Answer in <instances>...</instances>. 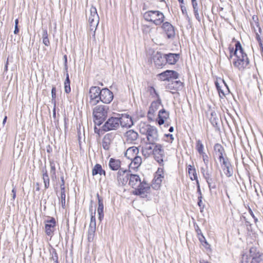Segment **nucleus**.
<instances>
[{
    "instance_id": "nucleus-23",
    "label": "nucleus",
    "mask_w": 263,
    "mask_h": 263,
    "mask_svg": "<svg viewBox=\"0 0 263 263\" xmlns=\"http://www.w3.org/2000/svg\"><path fill=\"white\" fill-rule=\"evenodd\" d=\"M139 151L137 147L132 146L127 148L125 152V156L127 159L130 160L138 156V154H139Z\"/></svg>"
},
{
    "instance_id": "nucleus-54",
    "label": "nucleus",
    "mask_w": 263,
    "mask_h": 263,
    "mask_svg": "<svg viewBox=\"0 0 263 263\" xmlns=\"http://www.w3.org/2000/svg\"><path fill=\"white\" fill-rule=\"evenodd\" d=\"M201 198H202L201 196H200V197H198V204L201 208H203L204 205L202 203Z\"/></svg>"
},
{
    "instance_id": "nucleus-8",
    "label": "nucleus",
    "mask_w": 263,
    "mask_h": 263,
    "mask_svg": "<svg viewBox=\"0 0 263 263\" xmlns=\"http://www.w3.org/2000/svg\"><path fill=\"white\" fill-rule=\"evenodd\" d=\"M88 22L90 26V30L92 31L93 36L95 39V31L99 22V17L97 9L95 7L92 6L90 9Z\"/></svg>"
},
{
    "instance_id": "nucleus-31",
    "label": "nucleus",
    "mask_w": 263,
    "mask_h": 263,
    "mask_svg": "<svg viewBox=\"0 0 263 263\" xmlns=\"http://www.w3.org/2000/svg\"><path fill=\"white\" fill-rule=\"evenodd\" d=\"M59 198L61 200L62 207L65 208L66 203L65 187L61 188V193Z\"/></svg>"
},
{
    "instance_id": "nucleus-58",
    "label": "nucleus",
    "mask_w": 263,
    "mask_h": 263,
    "mask_svg": "<svg viewBox=\"0 0 263 263\" xmlns=\"http://www.w3.org/2000/svg\"><path fill=\"white\" fill-rule=\"evenodd\" d=\"M196 232L197 233L198 237H199V236L203 235L201 230L199 229L198 227H197V228H196Z\"/></svg>"
},
{
    "instance_id": "nucleus-20",
    "label": "nucleus",
    "mask_w": 263,
    "mask_h": 263,
    "mask_svg": "<svg viewBox=\"0 0 263 263\" xmlns=\"http://www.w3.org/2000/svg\"><path fill=\"white\" fill-rule=\"evenodd\" d=\"M157 144H156L155 143L152 144L148 142H147L146 145L143 147H142V154L145 157H148L152 155L153 152L154 151V149L155 148V145Z\"/></svg>"
},
{
    "instance_id": "nucleus-50",
    "label": "nucleus",
    "mask_w": 263,
    "mask_h": 263,
    "mask_svg": "<svg viewBox=\"0 0 263 263\" xmlns=\"http://www.w3.org/2000/svg\"><path fill=\"white\" fill-rule=\"evenodd\" d=\"M49 179L48 172L46 168H44V170H43V179Z\"/></svg>"
},
{
    "instance_id": "nucleus-27",
    "label": "nucleus",
    "mask_w": 263,
    "mask_h": 263,
    "mask_svg": "<svg viewBox=\"0 0 263 263\" xmlns=\"http://www.w3.org/2000/svg\"><path fill=\"white\" fill-rule=\"evenodd\" d=\"M98 174L100 175V176H106L105 171L103 169L101 165L100 164H96L92 169V175L93 176Z\"/></svg>"
},
{
    "instance_id": "nucleus-34",
    "label": "nucleus",
    "mask_w": 263,
    "mask_h": 263,
    "mask_svg": "<svg viewBox=\"0 0 263 263\" xmlns=\"http://www.w3.org/2000/svg\"><path fill=\"white\" fill-rule=\"evenodd\" d=\"M70 83V79H69V74L67 72L66 78V80L64 82V90H65V92L67 93H69L71 91Z\"/></svg>"
},
{
    "instance_id": "nucleus-40",
    "label": "nucleus",
    "mask_w": 263,
    "mask_h": 263,
    "mask_svg": "<svg viewBox=\"0 0 263 263\" xmlns=\"http://www.w3.org/2000/svg\"><path fill=\"white\" fill-rule=\"evenodd\" d=\"M249 253L250 257H251L252 258L253 257V256L254 257L260 256L259 253L257 251V249L255 247H251L250 249Z\"/></svg>"
},
{
    "instance_id": "nucleus-55",
    "label": "nucleus",
    "mask_w": 263,
    "mask_h": 263,
    "mask_svg": "<svg viewBox=\"0 0 263 263\" xmlns=\"http://www.w3.org/2000/svg\"><path fill=\"white\" fill-rule=\"evenodd\" d=\"M247 256L243 255L242 257V260L241 263H249V261L247 260Z\"/></svg>"
},
{
    "instance_id": "nucleus-4",
    "label": "nucleus",
    "mask_w": 263,
    "mask_h": 263,
    "mask_svg": "<svg viewBox=\"0 0 263 263\" xmlns=\"http://www.w3.org/2000/svg\"><path fill=\"white\" fill-rule=\"evenodd\" d=\"M109 111V107L100 105L96 106L92 111L93 122L95 125L100 126L106 119Z\"/></svg>"
},
{
    "instance_id": "nucleus-15",
    "label": "nucleus",
    "mask_w": 263,
    "mask_h": 263,
    "mask_svg": "<svg viewBox=\"0 0 263 263\" xmlns=\"http://www.w3.org/2000/svg\"><path fill=\"white\" fill-rule=\"evenodd\" d=\"M101 91L100 101L106 104L110 103L114 98L113 93L108 88H103Z\"/></svg>"
},
{
    "instance_id": "nucleus-14",
    "label": "nucleus",
    "mask_w": 263,
    "mask_h": 263,
    "mask_svg": "<svg viewBox=\"0 0 263 263\" xmlns=\"http://www.w3.org/2000/svg\"><path fill=\"white\" fill-rule=\"evenodd\" d=\"M129 176L127 174V170H119L117 173L116 179L119 185H125L129 180Z\"/></svg>"
},
{
    "instance_id": "nucleus-59",
    "label": "nucleus",
    "mask_w": 263,
    "mask_h": 263,
    "mask_svg": "<svg viewBox=\"0 0 263 263\" xmlns=\"http://www.w3.org/2000/svg\"><path fill=\"white\" fill-rule=\"evenodd\" d=\"M149 91L151 95H152L153 93H154L157 96L156 90L153 87H150L149 88Z\"/></svg>"
},
{
    "instance_id": "nucleus-53",
    "label": "nucleus",
    "mask_w": 263,
    "mask_h": 263,
    "mask_svg": "<svg viewBox=\"0 0 263 263\" xmlns=\"http://www.w3.org/2000/svg\"><path fill=\"white\" fill-rule=\"evenodd\" d=\"M12 199L13 200H14L16 198V190L15 187H13L12 190Z\"/></svg>"
},
{
    "instance_id": "nucleus-16",
    "label": "nucleus",
    "mask_w": 263,
    "mask_h": 263,
    "mask_svg": "<svg viewBox=\"0 0 263 263\" xmlns=\"http://www.w3.org/2000/svg\"><path fill=\"white\" fill-rule=\"evenodd\" d=\"M115 138V135L112 133H108L104 136L102 145L105 150L109 151L110 149Z\"/></svg>"
},
{
    "instance_id": "nucleus-56",
    "label": "nucleus",
    "mask_w": 263,
    "mask_h": 263,
    "mask_svg": "<svg viewBox=\"0 0 263 263\" xmlns=\"http://www.w3.org/2000/svg\"><path fill=\"white\" fill-rule=\"evenodd\" d=\"M155 114H152V112L148 111L147 114V117L149 119L151 120H153Z\"/></svg>"
},
{
    "instance_id": "nucleus-22",
    "label": "nucleus",
    "mask_w": 263,
    "mask_h": 263,
    "mask_svg": "<svg viewBox=\"0 0 263 263\" xmlns=\"http://www.w3.org/2000/svg\"><path fill=\"white\" fill-rule=\"evenodd\" d=\"M120 124L122 127H130L133 124L132 118L127 115H122L121 117L119 118Z\"/></svg>"
},
{
    "instance_id": "nucleus-47",
    "label": "nucleus",
    "mask_w": 263,
    "mask_h": 263,
    "mask_svg": "<svg viewBox=\"0 0 263 263\" xmlns=\"http://www.w3.org/2000/svg\"><path fill=\"white\" fill-rule=\"evenodd\" d=\"M231 165V164L230 162L229 161L228 159L226 158V159H223V161H222L221 167H222V168H223V167H225L230 166Z\"/></svg>"
},
{
    "instance_id": "nucleus-42",
    "label": "nucleus",
    "mask_w": 263,
    "mask_h": 263,
    "mask_svg": "<svg viewBox=\"0 0 263 263\" xmlns=\"http://www.w3.org/2000/svg\"><path fill=\"white\" fill-rule=\"evenodd\" d=\"M200 155L202 157V158L205 166L208 165L209 162V158L208 155H206L204 152H203V153L200 154Z\"/></svg>"
},
{
    "instance_id": "nucleus-41",
    "label": "nucleus",
    "mask_w": 263,
    "mask_h": 263,
    "mask_svg": "<svg viewBox=\"0 0 263 263\" xmlns=\"http://www.w3.org/2000/svg\"><path fill=\"white\" fill-rule=\"evenodd\" d=\"M50 173L52 178L56 177V168L53 162L50 163Z\"/></svg>"
},
{
    "instance_id": "nucleus-35",
    "label": "nucleus",
    "mask_w": 263,
    "mask_h": 263,
    "mask_svg": "<svg viewBox=\"0 0 263 263\" xmlns=\"http://www.w3.org/2000/svg\"><path fill=\"white\" fill-rule=\"evenodd\" d=\"M42 37L43 44L46 46H49L50 45V43L48 39V32L46 29L43 30Z\"/></svg>"
},
{
    "instance_id": "nucleus-21",
    "label": "nucleus",
    "mask_w": 263,
    "mask_h": 263,
    "mask_svg": "<svg viewBox=\"0 0 263 263\" xmlns=\"http://www.w3.org/2000/svg\"><path fill=\"white\" fill-rule=\"evenodd\" d=\"M164 56L166 64L169 65L175 64L180 58L179 54L169 53L168 54H164Z\"/></svg>"
},
{
    "instance_id": "nucleus-3",
    "label": "nucleus",
    "mask_w": 263,
    "mask_h": 263,
    "mask_svg": "<svg viewBox=\"0 0 263 263\" xmlns=\"http://www.w3.org/2000/svg\"><path fill=\"white\" fill-rule=\"evenodd\" d=\"M139 131L146 137L147 141L151 143H156L158 140L157 129L149 124L141 123L139 125Z\"/></svg>"
},
{
    "instance_id": "nucleus-39",
    "label": "nucleus",
    "mask_w": 263,
    "mask_h": 263,
    "mask_svg": "<svg viewBox=\"0 0 263 263\" xmlns=\"http://www.w3.org/2000/svg\"><path fill=\"white\" fill-rule=\"evenodd\" d=\"M198 239L200 241V242L202 243V245L204 247L208 248V247H210L209 244L206 241V240L204 236H203V235H201L200 236H199V237H198Z\"/></svg>"
},
{
    "instance_id": "nucleus-7",
    "label": "nucleus",
    "mask_w": 263,
    "mask_h": 263,
    "mask_svg": "<svg viewBox=\"0 0 263 263\" xmlns=\"http://www.w3.org/2000/svg\"><path fill=\"white\" fill-rule=\"evenodd\" d=\"M58 221L53 217H48V219L44 221V231L46 236L51 239L57 229Z\"/></svg>"
},
{
    "instance_id": "nucleus-44",
    "label": "nucleus",
    "mask_w": 263,
    "mask_h": 263,
    "mask_svg": "<svg viewBox=\"0 0 263 263\" xmlns=\"http://www.w3.org/2000/svg\"><path fill=\"white\" fill-rule=\"evenodd\" d=\"M201 172L204 178L211 174V173L209 171L208 165L206 166L205 168L202 167L201 168Z\"/></svg>"
},
{
    "instance_id": "nucleus-29",
    "label": "nucleus",
    "mask_w": 263,
    "mask_h": 263,
    "mask_svg": "<svg viewBox=\"0 0 263 263\" xmlns=\"http://www.w3.org/2000/svg\"><path fill=\"white\" fill-rule=\"evenodd\" d=\"M96 226H89L88 231V240L89 241L93 240L96 232Z\"/></svg>"
},
{
    "instance_id": "nucleus-5",
    "label": "nucleus",
    "mask_w": 263,
    "mask_h": 263,
    "mask_svg": "<svg viewBox=\"0 0 263 263\" xmlns=\"http://www.w3.org/2000/svg\"><path fill=\"white\" fill-rule=\"evenodd\" d=\"M143 17L146 21L152 23L156 25H160L164 18L163 14L157 10L146 11L143 14Z\"/></svg>"
},
{
    "instance_id": "nucleus-64",
    "label": "nucleus",
    "mask_w": 263,
    "mask_h": 263,
    "mask_svg": "<svg viewBox=\"0 0 263 263\" xmlns=\"http://www.w3.org/2000/svg\"><path fill=\"white\" fill-rule=\"evenodd\" d=\"M149 111L152 112V114H155V109L154 108L153 105L149 107Z\"/></svg>"
},
{
    "instance_id": "nucleus-57",
    "label": "nucleus",
    "mask_w": 263,
    "mask_h": 263,
    "mask_svg": "<svg viewBox=\"0 0 263 263\" xmlns=\"http://www.w3.org/2000/svg\"><path fill=\"white\" fill-rule=\"evenodd\" d=\"M208 186H209L210 190L215 189L216 187V185L214 182L213 183H211V184H208Z\"/></svg>"
},
{
    "instance_id": "nucleus-38",
    "label": "nucleus",
    "mask_w": 263,
    "mask_h": 263,
    "mask_svg": "<svg viewBox=\"0 0 263 263\" xmlns=\"http://www.w3.org/2000/svg\"><path fill=\"white\" fill-rule=\"evenodd\" d=\"M204 146L201 141L200 140L197 141L196 143V149L199 154L203 153Z\"/></svg>"
},
{
    "instance_id": "nucleus-36",
    "label": "nucleus",
    "mask_w": 263,
    "mask_h": 263,
    "mask_svg": "<svg viewBox=\"0 0 263 263\" xmlns=\"http://www.w3.org/2000/svg\"><path fill=\"white\" fill-rule=\"evenodd\" d=\"M97 125H95L94 127V131L95 133L98 134L99 137H100L101 135H103L105 132H108V130H105L104 125L102 126V127H100V126L97 127Z\"/></svg>"
},
{
    "instance_id": "nucleus-46",
    "label": "nucleus",
    "mask_w": 263,
    "mask_h": 263,
    "mask_svg": "<svg viewBox=\"0 0 263 263\" xmlns=\"http://www.w3.org/2000/svg\"><path fill=\"white\" fill-rule=\"evenodd\" d=\"M51 96H52V101L53 102V103L54 102H56L55 99H56V87L55 86H53L51 89Z\"/></svg>"
},
{
    "instance_id": "nucleus-61",
    "label": "nucleus",
    "mask_w": 263,
    "mask_h": 263,
    "mask_svg": "<svg viewBox=\"0 0 263 263\" xmlns=\"http://www.w3.org/2000/svg\"><path fill=\"white\" fill-rule=\"evenodd\" d=\"M61 184L60 185V187L61 188H62V187H65V181H64V176H62L61 177Z\"/></svg>"
},
{
    "instance_id": "nucleus-13",
    "label": "nucleus",
    "mask_w": 263,
    "mask_h": 263,
    "mask_svg": "<svg viewBox=\"0 0 263 263\" xmlns=\"http://www.w3.org/2000/svg\"><path fill=\"white\" fill-rule=\"evenodd\" d=\"M164 178V169L163 167H159L155 173L154 178L153 180V187L158 189L160 187L162 179Z\"/></svg>"
},
{
    "instance_id": "nucleus-2",
    "label": "nucleus",
    "mask_w": 263,
    "mask_h": 263,
    "mask_svg": "<svg viewBox=\"0 0 263 263\" xmlns=\"http://www.w3.org/2000/svg\"><path fill=\"white\" fill-rule=\"evenodd\" d=\"M129 185L134 189L132 193L135 195L144 197L149 192V185L144 181H141L139 176L136 174L129 175Z\"/></svg>"
},
{
    "instance_id": "nucleus-30",
    "label": "nucleus",
    "mask_w": 263,
    "mask_h": 263,
    "mask_svg": "<svg viewBox=\"0 0 263 263\" xmlns=\"http://www.w3.org/2000/svg\"><path fill=\"white\" fill-rule=\"evenodd\" d=\"M214 148L216 155L217 156H220V155H223L224 149L221 144L216 143L215 144Z\"/></svg>"
},
{
    "instance_id": "nucleus-51",
    "label": "nucleus",
    "mask_w": 263,
    "mask_h": 263,
    "mask_svg": "<svg viewBox=\"0 0 263 263\" xmlns=\"http://www.w3.org/2000/svg\"><path fill=\"white\" fill-rule=\"evenodd\" d=\"M45 189H47L49 187L50 185V180L49 179H43Z\"/></svg>"
},
{
    "instance_id": "nucleus-52",
    "label": "nucleus",
    "mask_w": 263,
    "mask_h": 263,
    "mask_svg": "<svg viewBox=\"0 0 263 263\" xmlns=\"http://www.w3.org/2000/svg\"><path fill=\"white\" fill-rule=\"evenodd\" d=\"M192 6L194 9V11L195 10H198V4L196 0H192Z\"/></svg>"
},
{
    "instance_id": "nucleus-26",
    "label": "nucleus",
    "mask_w": 263,
    "mask_h": 263,
    "mask_svg": "<svg viewBox=\"0 0 263 263\" xmlns=\"http://www.w3.org/2000/svg\"><path fill=\"white\" fill-rule=\"evenodd\" d=\"M109 167L112 171L119 170L121 165V162L120 160L111 158L109 161Z\"/></svg>"
},
{
    "instance_id": "nucleus-24",
    "label": "nucleus",
    "mask_w": 263,
    "mask_h": 263,
    "mask_svg": "<svg viewBox=\"0 0 263 263\" xmlns=\"http://www.w3.org/2000/svg\"><path fill=\"white\" fill-rule=\"evenodd\" d=\"M169 118V113L164 109H161L159 111L158 117L157 119L159 125H161L167 122Z\"/></svg>"
},
{
    "instance_id": "nucleus-32",
    "label": "nucleus",
    "mask_w": 263,
    "mask_h": 263,
    "mask_svg": "<svg viewBox=\"0 0 263 263\" xmlns=\"http://www.w3.org/2000/svg\"><path fill=\"white\" fill-rule=\"evenodd\" d=\"M49 259L50 261H53V263H59L58 255L55 249H52L50 252Z\"/></svg>"
},
{
    "instance_id": "nucleus-60",
    "label": "nucleus",
    "mask_w": 263,
    "mask_h": 263,
    "mask_svg": "<svg viewBox=\"0 0 263 263\" xmlns=\"http://www.w3.org/2000/svg\"><path fill=\"white\" fill-rule=\"evenodd\" d=\"M255 34H256V39L257 42H260V41H261V38L260 37V35L259 34V32H255Z\"/></svg>"
},
{
    "instance_id": "nucleus-9",
    "label": "nucleus",
    "mask_w": 263,
    "mask_h": 263,
    "mask_svg": "<svg viewBox=\"0 0 263 263\" xmlns=\"http://www.w3.org/2000/svg\"><path fill=\"white\" fill-rule=\"evenodd\" d=\"M101 89L98 86H92L89 92V100L88 104L91 106L97 105L100 101Z\"/></svg>"
},
{
    "instance_id": "nucleus-1",
    "label": "nucleus",
    "mask_w": 263,
    "mask_h": 263,
    "mask_svg": "<svg viewBox=\"0 0 263 263\" xmlns=\"http://www.w3.org/2000/svg\"><path fill=\"white\" fill-rule=\"evenodd\" d=\"M235 46L234 50L233 47H229L230 54L229 59L230 60L233 56H234L235 58L233 61L234 66L239 70H243L249 64V59L239 42L237 41Z\"/></svg>"
},
{
    "instance_id": "nucleus-19",
    "label": "nucleus",
    "mask_w": 263,
    "mask_h": 263,
    "mask_svg": "<svg viewBox=\"0 0 263 263\" xmlns=\"http://www.w3.org/2000/svg\"><path fill=\"white\" fill-rule=\"evenodd\" d=\"M131 162L129 164V171H137L142 164V158L140 156H137L135 158L130 159Z\"/></svg>"
},
{
    "instance_id": "nucleus-48",
    "label": "nucleus",
    "mask_w": 263,
    "mask_h": 263,
    "mask_svg": "<svg viewBox=\"0 0 263 263\" xmlns=\"http://www.w3.org/2000/svg\"><path fill=\"white\" fill-rule=\"evenodd\" d=\"M204 178L206 180L208 184H211V183L214 182V179L212 178L211 174L205 177Z\"/></svg>"
},
{
    "instance_id": "nucleus-33",
    "label": "nucleus",
    "mask_w": 263,
    "mask_h": 263,
    "mask_svg": "<svg viewBox=\"0 0 263 263\" xmlns=\"http://www.w3.org/2000/svg\"><path fill=\"white\" fill-rule=\"evenodd\" d=\"M187 170L189 176L191 180H196L197 179V174L196 173L195 169L191 165L187 166Z\"/></svg>"
},
{
    "instance_id": "nucleus-62",
    "label": "nucleus",
    "mask_w": 263,
    "mask_h": 263,
    "mask_svg": "<svg viewBox=\"0 0 263 263\" xmlns=\"http://www.w3.org/2000/svg\"><path fill=\"white\" fill-rule=\"evenodd\" d=\"M194 14H195V16L196 18L198 21H199L200 20V18H199V13H198V10H195V11H194Z\"/></svg>"
},
{
    "instance_id": "nucleus-10",
    "label": "nucleus",
    "mask_w": 263,
    "mask_h": 263,
    "mask_svg": "<svg viewBox=\"0 0 263 263\" xmlns=\"http://www.w3.org/2000/svg\"><path fill=\"white\" fill-rule=\"evenodd\" d=\"M152 155L154 156L155 160L161 166L164 165V159L165 158V154L163 146L160 144L155 145V148L153 152Z\"/></svg>"
},
{
    "instance_id": "nucleus-45",
    "label": "nucleus",
    "mask_w": 263,
    "mask_h": 263,
    "mask_svg": "<svg viewBox=\"0 0 263 263\" xmlns=\"http://www.w3.org/2000/svg\"><path fill=\"white\" fill-rule=\"evenodd\" d=\"M95 214V211L93 213L91 212L89 226H96Z\"/></svg>"
},
{
    "instance_id": "nucleus-17",
    "label": "nucleus",
    "mask_w": 263,
    "mask_h": 263,
    "mask_svg": "<svg viewBox=\"0 0 263 263\" xmlns=\"http://www.w3.org/2000/svg\"><path fill=\"white\" fill-rule=\"evenodd\" d=\"M124 138L127 143H135L138 138V134L133 129H129L125 133Z\"/></svg>"
},
{
    "instance_id": "nucleus-43",
    "label": "nucleus",
    "mask_w": 263,
    "mask_h": 263,
    "mask_svg": "<svg viewBox=\"0 0 263 263\" xmlns=\"http://www.w3.org/2000/svg\"><path fill=\"white\" fill-rule=\"evenodd\" d=\"M215 85L217 90L218 91L219 95L220 98H222L225 96V93L223 90L221 89L219 84L218 82H215Z\"/></svg>"
},
{
    "instance_id": "nucleus-18",
    "label": "nucleus",
    "mask_w": 263,
    "mask_h": 263,
    "mask_svg": "<svg viewBox=\"0 0 263 263\" xmlns=\"http://www.w3.org/2000/svg\"><path fill=\"white\" fill-rule=\"evenodd\" d=\"M163 33L167 38H171L175 35V30L173 26L168 22L163 24L161 27Z\"/></svg>"
},
{
    "instance_id": "nucleus-6",
    "label": "nucleus",
    "mask_w": 263,
    "mask_h": 263,
    "mask_svg": "<svg viewBox=\"0 0 263 263\" xmlns=\"http://www.w3.org/2000/svg\"><path fill=\"white\" fill-rule=\"evenodd\" d=\"M164 54L160 51L154 52L148 59V62L156 69H162L166 65Z\"/></svg>"
},
{
    "instance_id": "nucleus-37",
    "label": "nucleus",
    "mask_w": 263,
    "mask_h": 263,
    "mask_svg": "<svg viewBox=\"0 0 263 263\" xmlns=\"http://www.w3.org/2000/svg\"><path fill=\"white\" fill-rule=\"evenodd\" d=\"M222 170L227 177H230L232 176L233 174V171L231 165L225 167H223Z\"/></svg>"
},
{
    "instance_id": "nucleus-11",
    "label": "nucleus",
    "mask_w": 263,
    "mask_h": 263,
    "mask_svg": "<svg viewBox=\"0 0 263 263\" xmlns=\"http://www.w3.org/2000/svg\"><path fill=\"white\" fill-rule=\"evenodd\" d=\"M159 80L162 81H170L179 77V73L174 70H166L157 74Z\"/></svg>"
},
{
    "instance_id": "nucleus-49",
    "label": "nucleus",
    "mask_w": 263,
    "mask_h": 263,
    "mask_svg": "<svg viewBox=\"0 0 263 263\" xmlns=\"http://www.w3.org/2000/svg\"><path fill=\"white\" fill-rule=\"evenodd\" d=\"M261 260V259L260 258V256H253V257L252 258V260L251 261V263H259Z\"/></svg>"
},
{
    "instance_id": "nucleus-63",
    "label": "nucleus",
    "mask_w": 263,
    "mask_h": 263,
    "mask_svg": "<svg viewBox=\"0 0 263 263\" xmlns=\"http://www.w3.org/2000/svg\"><path fill=\"white\" fill-rule=\"evenodd\" d=\"M55 110H56V102H54L53 109V117L54 118H55V117H56Z\"/></svg>"
},
{
    "instance_id": "nucleus-28",
    "label": "nucleus",
    "mask_w": 263,
    "mask_h": 263,
    "mask_svg": "<svg viewBox=\"0 0 263 263\" xmlns=\"http://www.w3.org/2000/svg\"><path fill=\"white\" fill-rule=\"evenodd\" d=\"M253 20H254V22L251 23L252 28L254 30L255 33L256 32H257V30H256V28H257L258 30L259 33L261 34V32H262V30L259 26L258 22L257 21L258 18H257V16H255V15H254L253 16Z\"/></svg>"
},
{
    "instance_id": "nucleus-25",
    "label": "nucleus",
    "mask_w": 263,
    "mask_h": 263,
    "mask_svg": "<svg viewBox=\"0 0 263 263\" xmlns=\"http://www.w3.org/2000/svg\"><path fill=\"white\" fill-rule=\"evenodd\" d=\"M97 198L98 200V207L97 209V212L99 214V219L101 221L104 217V204H103V199L100 197L99 195L98 194Z\"/></svg>"
},
{
    "instance_id": "nucleus-12",
    "label": "nucleus",
    "mask_w": 263,
    "mask_h": 263,
    "mask_svg": "<svg viewBox=\"0 0 263 263\" xmlns=\"http://www.w3.org/2000/svg\"><path fill=\"white\" fill-rule=\"evenodd\" d=\"M120 125L119 118L111 117L104 123V127L106 130H116Z\"/></svg>"
}]
</instances>
